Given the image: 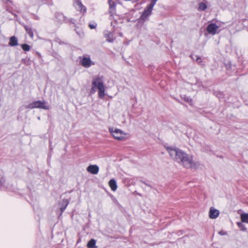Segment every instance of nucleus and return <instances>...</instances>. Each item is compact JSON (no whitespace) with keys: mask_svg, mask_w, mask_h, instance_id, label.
<instances>
[{"mask_svg":"<svg viewBox=\"0 0 248 248\" xmlns=\"http://www.w3.org/2000/svg\"><path fill=\"white\" fill-rule=\"evenodd\" d=\"M80 64L85 68H89L91 65L95 64L94 62H92L89 57L83 56L80 60Z\"/></svg>","mask_w":248,"mask_h":248,"instance_id":"5","label":"nucleus"},{"mask_svg":"<svg viewBox=\"0 0 248 248\" xmlns=\"http://www.w3.org/2000/svg\"><path fill=\"white\" fill-rule=\"evenodd\" d=\"M199 60H200V58H197V61H198Z\"/></svg>","mask_w":248,"mask_h":248,"instance_id":"26","label":"nucleus"},{"mask_svg":"<svg viewBox=\"0 0 248 248\" xmlns=\"http://www.w3.org/2000/svg\"><path fill=\"white\" fill-rule=\"evenodd\" d=\"M218 233L221 235H226L227 234L226 232H224L223 231H219L218 232Z\"/></svg>","mask_w":248,"mask_h":248,"instance_id":"25","label":"nucleus"},{"mask_svg":"<svg viewBox=\"0 0 248 248\" xmlns=\"http://www.w3.org/2000/svg\"><path fill=\"white\" fill-rule=\"evenodd\" d=\"M182 98L185 101L187 102L189 104L191 105H192V101L190 97L186 96V95H184L183 97H182Z\"/></svg>","mask_w":248,"mask_h":248,"instance_id":"18","label":"nucleus"},{"mask_svg":"<svg viewBox=\"0 0 248 248\" xmlns=\"http://www.w3.org/2000/svg\"><path fill=\"white\" fill-rule=\"evenodd\" d=\"M104 81V79L103 76L96 77L92 80L91 92L94 93L95 92L94 88H96L98 90V96L100 98H103L105 95V88Z\"/></svg>","mask_w":248,"mask_h":248,"instance_id":"2","label":"nucleus"},{"mask_svg":"<svg viewBox=\"0 0 248 248\" xmlns=\"http://www.w3.org/2000/svg\"><path fill=\"white\" fill-rule=\"evenodd\" d=\"M75 8L81 12L84 13L86 12V9L82 5L81 2L79 0H77L74 3Z\"/></svg>","mask_w":248,"mask_h":248,"instance_id":"10","label":"nucleus"},{"mask_svg":"<svg viewBox=\"0 0 248 248\" xmlns=\"http://www.w3.org/2000/svg\"><path fill=\"white\" fill-rule=\"evenodd\" d=\"M105 36L107 38V40L108 42L112 43L114 40L113 35L111 32L106 31L105 33Z\"/></svg>","mask_w":248,"mask_h":248,"instance_id":"12","label":"nucleus"},{"mask_svg":"<svg viewBox=\"0 0 248 248\" xmlns=\"http://www.w3.org/2000/svg\"><path fill=\"white\" fill-rule=\"evenodd\" d=\"M25 108L30 109L38 108L48 110L50 108V107L45 101H36L26 106Z\"/></svg>","mask_w":248,"mask_h":248,"instance_id":"3","label":"nucleus"},{"mask_svg":"<svg viewBox=\"0 0 248 248\" xmlns=\"http://www.w3.org/2000/svg\"><path fill=\"white\" fill-rule=\"evenodd\" d=\"M219 28V26H217L215 23H211L209 24L206 28L207 31L212 35H215L217 33V31Z\"/></svg>","mask_w":248,"mask_h":248,"instance_id":"7","label":"nucleus"},{"mask_svg":"<svg viewBox=\"0 0 248 248\" xmlns=\"http://www.w3.org/2000/svg\"><path fill=\"white\" fill-rule=\"evenodd\" d=\"M165 148L170 157L184 167L189 169L196 168L198 166L197 163L193 161L192 155L179 148L173 146H165Z\"/></svg>","mask_w":248,"mask_h":248,"instance_id":"1","label":"nucleus"},{"mask_svg":"<svg viewBox=\"0 0 248 248\" xmlns=\"http://www.w3.org/2000/svg\"><path fill=\"white\" fill-rule=\"evenodd\" d=\"M22 48L26 51H28L30 50L31 47L29 45L24 44L21 45Z\"/></svg>","mask_w":248,"mask_h":248,"instance_id":"20","label":"nucleus"},{"mask_svg":"<svg viewBox=\"0 0 248 248\" xmlns=\"http://www.w3.org/2000/svg\"><path fill=\"white\" fill-rule=\"evenodd\" d=\"M89 26L90 28V29H93L95 28V27L96 26V24H90Z\"/></svg>","mask_w":248,"mask_h":248,"instance_id":"24","label":"nucleus"},{"mask_svg":"<svg viewBox=\"0 0 248 248\" xmlns=\"http://www.w3.org/2000/svg\"><path fill=\"white\" fill-rule=\"evenodd\" d=\"M157 0H152L151 3L149 5L153 8Z\"/></svg>","mask_w":248,"mask_h":248,"instance_id":"23","label":"nucleus"},{"mask_svg":"<svg viewBox=\"0 0 248 248\" xmlns=\"http://www.w3.org/2000/svg\"><path fill=\"white\" fill-rule=\"evenodd\" d=\"M99 170L98 166L96 165H90L87 168V171L93 174H97Z\"/></svg>","mask_w":248,"mask_h":248,"instance_id":"8","label":"nucleus"},{"mask_svg":"<svg viewBox=\"0 0 248 248\" xmlns=\"http://www.w3.org/2000/svg\"><path fill=\"white\" fill-rule=\"evenodd\" d=\"M109 131L116 140H121L125 139L126 134L119 129L113 130L112 128H109Z\"/></svg>","mask_w":248,"mask_h":248,"instance_id":"4","label":"nucleus"},{"mask_svg":"<svg viewBox=\"0 0 248 248\" xmlns=\"http://www.w3.org/2000/svg\"><path fill=\"white\" fill-rule=\"evenodd\" d=\"M219 213V212L218 210L212 207L210 208L209 210V217L212 219H215L218 216Z\"/></svg>","mask_w":248,"mask_h":248,"instance_id":"9","label":"nucleus"},{"mask_svg":"<svg viewBox=\"0 0 248 248\" xmlns=\"http://www.w3.org/2000/svg\"><path fill=\"white\" fill-rule=\"evenodd\" d=\"M17 41V39L15 36H13L10 37L9 44L12 46H16L18 45Z\"/></svg>","mask_w":248,"mask_h":248,"instance_id":"13","label":"nucleus"},{"mask_svg":"<svg viewBox=\"0 0 248 248\" xmlns=\"http://www.w3.org/2000/svg\"><path fill=\"white\" fill-rule=\"evenodd\" d=\"M108 3L109 4L110 9L112 10L115 8V3L112 0H108Z\"/></svg>","mask_w":248,"mask_h":248,"instance_id":"22","label":"nucleus"},{"mask_svg":"<svg viewBox=\"0 0 248 248\" xmlns=\"http://www.w3.org/2000/svg\"><path fill=\"white\" fill-rule=\"evenodd\" d=\"M199 8L202 11L205 10L207 8V6L205 3L201 2L199 4Z\"/></svg>","mask_w":248,"mask_h":248,"instance_id":"19","label":"nucleus"},{"mask_svg":"<svg viewBox=\"0 0 248 248\" xmlns=\"http://www.w3.org/2000/svg\"><path fill=\"white\" fill-rule=\"evenodd\" d=\"M153 8L148 5L144 10L140 16V19L143 21L146 20L148 17L152 14Z\"/></svg>","mask_w":248,"mask_h":248,"instance_id":"6","label":"nucleus"},{"mask_svg":"<svg viewBox=\"0 0 248 248\" xmlns=\"http://www.w3.org/2000/svg\"><path fill=\"white\" fill-rule=\"evenodd\" d=\"M25 29L26 30V32L30 35V36L31 38H33V31H32L31 29V28H30V27H27V26H25Z\"/></svg>","mask_w":248,"mask_h":248,"instance_id":"17","label":"nucleus"},{"mask_svg":"<svg viewBox=\"0 0 248 248\" xmlns=\"http://www.w3.org/2000/svg\"><path fill=\"white\" fill-rule=\"evenodd\" d=\"M69 203V202L67 200H63L61 203V206L60 207V210L62 213L66 209L67 206Z\"/></svg>","mask_w":248,"mask_h":248,"instance_id":"14","label":"nucleus"},{"mask_svg":"<svg viewBox=\"0 0 248 248\" xmlns=\"http://www.w3.org/2000/svg\"><path fill=\"white\" fill-rule=\"evenodd\" d=\"M241 219L242 222L248 223V213H243L241 215Z\"/></svg>","mask_w":248,"mask_h":248,"instance_id":"16","label":"nucleus"},{"mask_svg":"<svg viewBox=\"0 0 248 248\" xmlns=\"http://www.w3.org/2000/svg\"><path fill=\"white\" fill-rule=\"evenodd\" d=\"M95 244L96 241L92 239L88 242L87 246L89 248H96L97 247L95 246Z\"/></svg>","mask_w":248,"mask_h":248,"instance_id":"15","label":"nucleus"},{"mask_svg":"<svg viewBox=\"0 0 248 248\" xmlns=\"http://www.w3.org/2000/svg\"><path fill=\"white\" fill-rule=\"evenodd\" d=\"M237 224L242 231H246L247 228L245 227V226L244 225V224L242 222H237Z\"/></svg>","mask_w":248,"mask_h":248,"instance_id":"21","label":"nucleus"},{"mask_svg":"<svg viewBox=\"0 0 248 248\" xmlns=\"http://www.w3.org/2000/svg\"><path fill=\"white\" fill-rule=\"evenodd\" d=\"M108 185L112 191H115L116 190L117 188V185L116 182L114 179H112L110 180L108 182Z\"/></svg>","mask_w":248,"mask_h":248,"instance_id":"11","label":"nucleus"}]
</instances>
